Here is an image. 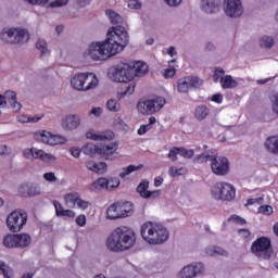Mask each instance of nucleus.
<instances>
[{"mask_svg":"<svg viewBox=\"0 0 278 278\" xmlns=\"http://www.w3.org/2000/svg\"><path fill=\"white\" fill-rule=\"evenodd\" d=\"M129 45V33L125 27H110L103 41L90 42L83 51L84 60L105 62L125 51Z\"/></svg>","mask_w":278,"mask_h":278,"instance_id":"nucleus-1","label":"nucleus"},{"mask_svg":"<svg viewBox=\"0 0 278 278\" xmlns=\"http://www.w3.org/2000/svg\"><path fill=\"white\" fill-rule=\"evenodd\" d=\"M134 244H136V232L126 226L115 228L106 239V249L113 253L127 251Z\"/></svg>","mask_w":278,"mask_h":278,"instance_id":"nucleus-2","label":"nucleus"},{"mask_svg":"<svg viewBox=\"0 0 278 278\" xmlns=\"http://www.w3.org/2000/svg\"><path fill=\"white\" fill-rule=\"evenodd\" d=\"M140 233L148 244H164L169 237L168 229L164 225L153 222L144 223L141 226Z\"/></svg>","mask_w":278,"mask_h":278,"instance_id":"nucleus-3","label":"nucleus"},{"mask_svg":"<svg viewBox=\"0 0 278 278\" xmlns=\"http://www.w3.org/2000/svg\"><path fill=\"white\" fill-rule=\"evenodd\" d=\"M0 38L8 45H25L29 41V33L21 28H3Z\"/></svg>","mask_w":278,"mask_h":278,"instance_id":"nucleus-4","label":"nucleus"},{"mask_svg":"<svg viewBox=\"0 0 278 278\" xmlns=\"http://www.w3.org/2000/svg\"><path fill=\"white\" fill-rule=\"evenodd\" d=\"M251 253L258 260H270L273 257V243L268 237H260L252 242Z\"/></svg>","mask_w":278,"mask_h":278,"instance_id":"nucleus-5","label":"nucleus"},{"mask_svg":"<svg viewBox=\"0 0 278 278\" xmlns=\"http://www.w3.org/2000/svg\"><path fill=\"white\" fill-rule=\"evenodd\" d=\"M2 244L5 249H27L31 244V236L25 232L7 235L3 237Z\"/></svg>","mask_w":278,"mask_h":278,"instance_id":"nucleus-6","label":"nucleus"},{"mask_svg":"<svg viewBox=\"0 0 278 278\" xmlns=\"http://www.w3.org/2000/svg\"><path fill=\"white\" fill-rule=\"evenodd\" d=\"M211 194L216 201H233L236 199V188L228 182H217L212 188Z\"/></svg>","mask_w":278,"mask_h":278,"instance_id":"nucleus-7","label":"nucleus"},{"mask_svg":"<svg viewBox=\"0 0 278 278\" xmlns=\"http://www.w3.org/2000/svg\"><path fill=\"white\" fill-rule=\"evenodd\" d=\"M27 225V213L25 211H13L7 218V226L13 233H18Z\"/></svg>","mask_w":278,"mask_h":278,"instance_id":"nucleus-8","label":"nucleus"},{"mask_svg":"<svg viewBox=\"0 0 278 278\" xmlns=\"http://www.w3.org/2000/svg\"><path fill=\"white\" fill-rule=\"evenodd\" d=\"M165 104L166 100L162 97H157L152 100L139 102L137 109L140 114H155V112H160Z\"/></svg>","mask_w":278,"mask_h":278,"instance_id":"nucleus-9","label":"nucleus"},{"mask_svg":"<svg viewBox=\"0 0 278 278\" xmlns=\"http://www.w3.org/2000/svg\"><path fill=\"white\" fill-rule=\"evenodd\" d=\"M223 10L228 18H240L244 14L242 0H224Z\"/></svg>","mask_w":278,"mask_h":278,"instance_id":"nucleus-10","label":"nucleus"},{"mask_svg":"<svg viewBox=\"0 0 278 278\" xmlns=\"http://www.w3.org/2000/svg\"><path fill=\"white\" fill-rule=\"evenodd\" d=\"M37 142H42L43 144H50V147H55V144H64L66 138L60 135H53L47 130H39L34 135Z\"/></svg>","mask_w":278,"mask_h":278,"instance_id":"nucleus-11","label":"nucleus"},{"mask_svg":"<svg viewBox=\"0 0 278 278\" xmlns=\"http://www.w3.org/2000/svg\"><path fill=\"white\" fill-rule=\"evenodd\" d=\"M203 86V80L197 76H187L184 78H179L177 81V90L178 92H182L186 94L190 92V90L201 88Z\"/></svg>","mask_w":278,"mask_h":278,"instance_id":"nucleus-12","label":"nucleus"},{"mask_svg":"<svg viewBox=\"0 0 278 278\" xmlns=\"http://www.w3.org/2000/svg\"><path fill=\"white\" fill-rule=\"evenodd\" d=\"M64 203L66 207H72L74 210H88V207H92L90 202L81 199L79 192L66 193L64 197Z\"/></svg>","mask_w":278,"mask_h":278,"instance_id":"nucleus-13","label":"nucleus"},{"mask_svg":"<svg viewBox=\"0 0 278 278\" xmlns=\"http://www.w3.org/2000/svg\"><path fill=\"white\" fill-rule=\"evenodd\" d=\"M211 169L217 177L229 175V160L225 156H213L211 161Z\"/></svg>","mask_w":278,"mask_h":278,"instance_id":"nucleus-14","label":"nucleus"},{"mask_svg":"<svg viewBox=\"0 0 278 278\" xmlns=\"http://www.w3.org/2000/svg\"><path fill=\"white\" fill-rule=\"evenodd\" d=\"M113 80L127 84V81H131L134 79V75L131 74V70L129 67V63H121L117 65L112 72Z\"/></svg>","mask_w":278,"mask_h":278,"instance_id":"nucleus-15","label":"nucleus"},{"mask_svg":"<svg viewBox=\"0 0 278 278\" xmlns=\"http://www.w3.org/2000/svg\"><path fill=\"white\" fill-rule=\"evenodd\" d=\"M205 273V266L202 263H197L195 265H188L182 268L178 274V278H194L197 275H203Z\"/></svg>","mask_w":278,"mask_h":278,"instance_id":"nucleus-16","label":"nucleus"},{"mask_svg":"<svg viewBox=\"0 0 278 278\" xmlns=\"http://www.w3.org/2000/svg\"><path fill=\"white\" fill-rule=\"evenodd\" d=\"M17 192L20 197H24L25 199H29L31 197H40V194H42L40 187L34 184L21 185Z\"/></svg>","mask_w":278,"mask_h":278,"instance_id":"nucleus-17","label":"nucleus"},{"mask_svg":"<svg viewBox=\"0 0 278 278\" xmlns=\"http://www.w3.org/2000/svg\"><path fill=\"white\" fill-rule=\"evenodd\" d=\"M222 3V0H201L200 10L204 14H218Z\"/></svg>","mask_w":278,"mask_h":278,"instance_id":"nucleus-18","label":"nucleus"},{"mask_svg":"<svg viewBox=\"0 0 278 278\" xmlns=\"http://www.w3.org/2000/svg\"><path fill=\"white\" fill-rule=\"evenodd\" d=\"M128 66L130 68V75H132V79H136V77H144V75L149 73V65L143 61L128 62Z\"/></svg>","mask_w":278,"mask_h":278,"instance_id":"nucleus-19","label":"nucleus"},{"mask_svg":"<svg viewBox=\"0 0 278 278\" xmlns=\"http://www.w3.org/2000/svg\"><path fill=\"white\" fill-rule=\"evenodd\" d=\"M81 125V116L77 114L67 115L62 118L61 127L65 131H73V129H77Z\"/></svg>","mask_w":278,"mask_h":278,"instance_id":"nucleus-20","label":"nucleus"},{"mask_svg":"<svg viewBox=\"0 0 278 278\" xmlns=\"http://www.w3.org/2000/svg\"><path fill=\"white\" fill-rule=\"evenodd\" d=\"M149 190V180L143 179L137 187V192L142 199H160L161 191H148Z\"/></svg>","mask_w":278,"mask_h":278,"instance_id":"nucleus-21","label":"nucleus"},{"mask_svg":"<svg viewBox=\"0 0 278 278\" xmlns=\"http://www.w3.org/2000/svg\"><path fill=\"white\" fill-rule=\"evenodd\" d=\"M97 88H99V77L94 73L86 72L83 92H90V90H97Z\"/></svg>","mask_w":278,"mask_h":278,"instance_id":"nucleus-22","label":"nucleus"},{"mask_svg":"<svg viewBox=\"0 0 278 278\" xmlns=\"http://www.w3.org/2000/svg\"><path fill=\"white\" fill-rule=\"evenodd\" d=\"M86 138L96 141L112 140V138H114V132L112 130H106L104 132H96L94 130H89L86 134Z\"/></svg>","mask_w":278,"mask_h":278,"instance_id":"nucleus-23","label":"nucleus"},{"mask_svg":"<svg viewBox=\"0 0 278 278\" xmlns=\"http://www.w3.org/2000/svg\"><path fill=\"white\" fill-rule=\"evenodd\" d=\"M244 207H254L255 210H273V206L264 204V198H250L244 203Z\"/></svg>","mask_w":278,"mask_h":278,"instance_id":"nucleus-24","label":"nucleus"},{"mask_svg":"<svg viewBox=\"0 0 278 278\" xmlns=\"http://www.w3.org/2000/svg\"><path fill=\"white\" fill-rule=\"evenodd\" d=\"M34 160H41V162H45L46 164H53L55 162V156L51 153L45 152V150H40L38 148H34Z\"/></svg>","mask_w":278,"mask_h":278,"instance_id":"nucleus-25","label":"nucleus"},{"mask_svg":"<svg viewBox=\"0 0 278 278\" xmlns=\"http://www.w3.org/2000/svg\"><path fill=\"white\" fill-rule=\"evenodd\" d=\"M105 15L112 25H117L113 27H125L123 26L125 24V17L121 16L116 11L109 9L105 11Z\"/></svg>","mask_w":278,"mask_h":278,"instance_id":"nucleus-26","label":"nucleus"},{"mask_svg":"<svg viewBox=\"0 0 278 278\" xmlns=\"http://www.w3.org/2000/svg\"><path fill=\"white\" fill-rule=\"evenodd\" d=\"M86 80V72L85 73H77L71 79V86L77 92H83L84 84Z\"/></svg>","mask_w":278,"mask_h":278,"instance_id":"nucleus-27","label":"nucleus"},{"mask_svg":"<svg viewBox=\"0 0 278 278\" xmlns=\"http://www.w3.org/2000/svg\"><path fill=\"white\" fill-rule=\"evenodd\" d=\"M7 101L10 108L13 110V112L18 113L21 112V110H23V104L18 102L15 91H7Z\"/></svg>","mask_w":278,"mask_h":278,"instance_id":"nucleus-28","label":"nucleus"},{"mask_svg":"<svg viewBox=\"0 0 278 278\" xmlns=\"http://www.w3.org/2000/svg\"><path fill=\"white\" fill-rule=\"evenodd\" d=\"M132 213L134 211L131 210H106V218H109V220H116L117 218H127V216H131Z\"/></svg>","mask_w":278,"mask_h":278,"instance_id":"nucleus-29","label":"nucleus"},{"mask_svg":"<svg viewBox=\"0 0 278 278\" xmlns=\"http://www.w3.org/2000/svg\"><path fill=\"white\" fill-rule=\"evenodd\" d=\"M117 150H118V144L110 143L106 146H101L98 151H99V155H101L102 157H108V155H112L116 153Z\"/></svg>","mask_w":278,"mask_h":278,"instance_id":"nucleus-30","label":"nucleus"},{"mask_svg":"<svg viewBox=\"0 0 278 278\" xmlns=\"http://www.w3.org/2000/svg\"><path fill=\"white\" fill-rule=\"evenodd\" d=\"M210 116V108H207L206 105H199L195 108L194 110V118L197 121H205V117Z\"/></svg>","mask_w":278,"mask_h":278,"instance_id":"nucleus-31","label":"nucleus"},{"mask_svg":"<svg viewBox=\"0 0 278 278\" xmlns=\"http://www.w3.org/2000/svg\"><path fill=\"white\" fill-rule=\"evenodd\" d=\"M265 147L269 153H274V155H278V137H269L265 141Z\"/></svg>","mask_w":278,"mask_h":278,"instance_id":"nucleus-32","label":"nucleus"},{"mask_svg":"<svg viewBox=\"0 0 278 278\" xmlns=\"http://www.w3.org/2000/svg\"><path fill=\"white\" fill-rule=\"evenodd\" d=\"M70 1L71 0H45V5L52 10H59L60 8H66Z\"/></svg>","mask_w":278,"mask_h":278,"instance_id":"nucleus-33","label":"nucleus"},{"mask_svg":"<svg viewBox=\"0 0 278 278\" xmlns=\"http://www.w3.org/2000/svg\"><path fill=\"white\" fill-rule=\"evenodd\" d=\"M261 49H273L275 47V38L270 36H263L258 40Z\"/></svg>","mask_w":278,"mask_h":278,"instance_id":"nucleus-34","label":"nucleus"},{"mask_svg":"<svg viewBox=\"0 0 278 278\" xmlns=\"http://www.w3.org/2000/svg\"><path fill=\"white\" fill-rule=\"evenodd\" d=\"M141 168H144V165H129L128 167H124L122 172L119 173V177L122 179H125L128 175H131V173H136V170H141Z\"/></svg>","mask_w":278,"mask_h":278,"instance_id":"nucleus-35","label":"nucleus"},{"mask_svg":"<svg viewBox=\"0 0 278 278\" xmlns=\"http://www.w3.org/2000/svg\"><path fill=\"white\" fill-rule=\"evenodd\" d=\"M220 85L222 88L227 90L229 88H236V86H238V81L233 80V77H231V75H227L220 79Z\"/></svg>","mask_w":278,"mask_h":278,"instance_id":"nucleus-36","label":"nucleus"},{"mask_svg":"<svg viewBox=\"0 0 278 278\" xmlns=\"http://www.w3.org/2000/svg\"><path fill=\"white\" fill-rule=\"evenodd\" d=\"M101 188H105L106 190H110L108 185V178H99L97 181H94L90 186L91 192H97V190H101Z\"/></svg>","mask_w":278,"mask_h":278,"instance_id":"nucleus-37","label":"nucleus"},{"mask_svg":"<svg viewBox=\"0 0 278 278\" xmlns=\"http://www.w3.org/2000/svg\"><path fill=\"white\" fill-rule=\"evenodd\" d=\"M213 159L214 154H210V152H203L201 154H197L193 161L195 164H205V162H212Z\"/></svg>","mask_w":278,"mask_h":278,"instance_id":"nucleus-38","label":"nucleus"},{"mask_svg":"<svg viewBox=\"0 0 278 278\" xmlns=\"http://www.w3.org/2000/svg\"><path fill=\"white\" fill-rule=\"evenodd\" d=\"M99 149L100 147L94 146V143H87L83 148V153H85V155H90L91 157H94V155H99Z\"/></svg>","mask_w":278,"mask_h":278,"instance_id":"nucleus-39","label":"nucleus"},{"mask_svg":"<svg viewBox=\"0 0 278 278\" xmlns=\"http://www.w3.org/2000/svg\"><path fill=\"white\" fill-rule=\"evenodd\" d=\"M134 208V203L127 201L115 202L110 205L109 210H131Z\"/></svg>","mask_w":278,"mask_h":278,"instance_id":"nucleus-40","label":"nucleus"},{"mask_svg":"<svg viewBox=\"0 0 278 278\" xmlns=\"http://www.w3.org/2000/svg\"><path fill=\"white\" fill-rule=\"evenodd\" d=\"M36 47L38 51H40V58L49 55V48L47 47V41L45 39H39Z\"/></svg>","mask_w":278,"mask_h":278,"instance_id":"nucleus-41","label":"nucleus"},{"mask_svg":"<svg viewBox=\"0 0 278 278\" xmlns=\"http://www.w3.org/2000/svg\"><path fill=\"white\" fill-rule=\"evenodd\" d=\"M106 109L109 112H121V103L116 99H110L106 102Z\"/></svg>","mask_w":278,"mask_h":278,"instance_id":"nucleus-42","label":"nucleus"},{"mask_svg":"<svg viewBox=\"0 0 278 278\" xmlns=\"http://www.w3.org/2000/svg\"><path fill=\"white\" fill-rule=\"evenodd\" d=\"M92 173H97L98 175L108 173V164L105 162L96 163V165H93Z\"/></svg>","mask_w":278,"mask_h":278,"instance_id":"nucleus-43","label":"nucleus"},{"mask_svg":"<svg viewBox=\"0 0 278 278\" xmlns=\"http://www.w3.org/2000/svg\"><path fill=\"white\" fill-rule=\"evenodd\" d=\"M0 270L4 278H12V276L14 275V271L12 270V268L8 267L5 265V262L3 261H0Z\"/></svg>","mask_w":278,"mask_h":278,"instance_id":"nucleus-44","label":"nucleus"},{"mask_svg":"<svg viewBox=\"0 0 278 278\" xmlns=\"http://www.w3.org/2000/svg\"><path fill=\"white\" fill-rule=\"evenodd\" d=\"M161 74L165 79H173V77L177 75V70H175V67H167L163 70Z\"/></svg>","mask_w":278,"mask_h":278,"instance_id":"nucleus-45","label":"nucleus"},{"mask_svg":"<svg viewBox=\"0 0 278 278\" xmlns=\"http://www.w3.org/2000/svg\"><path fill=\"white\" fill-rule=\"evenodd\" d=\"M168 173L172 177H179L181 175H186L187 170L184 167L177 168L175 166H172Z\"/></svg>","mask_w":278,"mask_h":278,"instance_id":"nucleus-46","label":"nucleus"},{"mask_svg":"<svg viewBox=\"0 0 278 278\" xmlns=\"http://www.w3.org/2000/svg\"><path fill=\"white\" fill-rule=\"evenodd\" d=\"M271 102V110L275 114H278V92H274L269 96Z\"/></svg>","mask_w":278,"mask_h":278,"instance_id":"nucleus-47","label":"nucleus"},{"mask_svg":"<svg viewBox=\"0 0 278 278\" xmlns=\"http://www.w3.org/2000/svg\"><path fill=\"white\" fill-rule=\"evenodd\" d=\"M134 90H136V84L132 83L126 87L125 91L117 92V99H123L126 94H134Z\"/></svg>","mask_w":278,"mask_h":278,"instance_id":"nucleus-48","label":"nucleus"},{"mask_svg":"<svg viewBox=\"0 0 278 278\" xmlns=\"http://www.w3.org/2000/svg\"><path fill=\"white\" fill-rule=\"evenodd\" d=\"M179 155H181L182 157H194V150H188L186 148H179Z\"/></svg>","mask_w":278,"mask_h":278,"instance_id":"nucleus-49","label":"nucleus"},{"mask_svg":"<svg viewBox=\"0 0 278 278\" xmlns=\"http://www.w3.org/2000/svg\"><path fill=\"white\" fill-rule=\"evenodd\" d=\"M0 155L5 157L12 155V148L7 144H0Z\"/></svg>","mask_w":278,"mask_h":278,"instance_id":"nucleus-50","label":"nucleus"},{"mask_svg":"<svg viewBox=\"0 0 278 278\" xmlns=\"http://www.w3.org/2000/svg\"><path fill=\"white\" fill-rule=\"evenodd\" d=\"M56 216H68L73 218L75 216V212L73 210H56Z\"/></svg>","mask_w":278,"mask_h":278,"instance_id":"nucleus-51","label":"nucleus"},{"mask_svg":"<svg viewBox=\"0 0 278 278\" xmlns=\"http://www.w3.org/2000/svg\"><path fill=\"white\" fill-rule=\"evenodd\" d=\"M43 179H46V181H49V184H55V181H58V177L53 172L43 174Z\"/></svg>","mask_w":278,"mask_h":278,"instance_id":"nucleus-52","label":"nucleus"},{"mask_svg":"<svg viewBox=\"0 0 278 278\" xmlns=\"http://www.w3.org/2000/svg\"><path fill=\"white\" fill-rule=\"evenodd\" d=\"M229 223H237L238 225H247V220L238 215H232L228 218Z\"/></svg>","mask_w":278,"mask_h":278,"instance_id":"nucleus-53","label":"nucleus"},{"mask_svg":"<svg viewBox=\"0 0 278 278\" xmlns=\"http://www.w3.org/2000/svg\"><path fill=\"white\" fill-rule=\"evenodd\" d=\"M128 8L130 10H140L142 2H140V0H128Z\"/></svg>","mask_w":278,"mask_h":278,"instance_id":"nucleus-54","label":"nucleus"},{"mask_svg":"<svg viewBox=\"0 0 278 278\" xmlns=\"http://www.w3.org/2000/svg\"><path fill=\"white\" fill-rule=\"evenodd\" d=\"M177 155H179V148H172L168 153V159L172 160V162H176Z\"/></svg>","mask_w":278,"mask_h":278,"instance_id":"nucleus-55","label":"nucleus"},{"mask_svg":"<svg viewBox=\"0 0 278 278\" xmlns=\"http://www.w3.org/2000/svg\"><path fill=\"white\" fill-rule=\"evenodd\" d=\"M109 190H112L113 188H118L121 186V179L118 178H111L108 180Z\"/></svg>","mask_w":278,"mask_h":278,"instance_id":"nucleus-56","label":"nucleus"},{"mask_svg":"<svg viewBox=\"0 0 278 278\" xmlns=\"http://www.w3.org/2000/svg\"><path fill=\"white\" fill-rule=\"evenodd\" d=\"M169 8H179L184 0H163Z\"/></svg>","mask_w":278,"mask_h":278,"instance_id":"nucleus-57","label":"nucleus"},{"mask_svg":"<svg viewBox=\"0 0 278 278\" xmlns=\"http://www.w3.org/2000/svg\"><path fill=\"white\" fill-rule=\"evenodd\" d=\"M147 131H151V124L140 126V128L138 129L137 132L139 134V136H144V134H147Z\"/></svg>","mask_w":278,"mask_h":278,"instance_id":"nucleus-58","label":"nucleus"},{"mask_svg":"<svg viewBox=\"0 0 278 278\" xmlns=\"http://www.w3.org/2000/svg\"><path fill=\"white\" fill-rule=\"evenodd\" d=\"M23 155H24L25 160H31L34 157V148L25 149L23 151Z\"/></svg>","mask_w":278,"mask_h":278,"instance_id":"nucleus-59","label":"nucleus"},{"mask_svg":"<svg viewBox=\"0 0 278 278\" xmlns=\"http://www.w3.org/2000/svg\"><path fill=\"white\" fill-rule=\"evenodd\" d=\"M224 75H225V71L224 70H216L214 75H213L214 81H218V79L224 78L223 77Z\"/></svg>","mask_w":278,"mask_h":278,"instance_id":"nucleus-60","label":"nucleus"},{"mask_svg":"<svg viewBox=\"0 0 278 278\" xmlns=\"http://www.w3.org/2000/svg\"><path fill=\"white\" fill-rule=\"evenodd\" d=\"M210 255H227V252L218 247L214 248Z\"/></svg>","mask_w":278,"mask_h":278,"instance_id":"nucleus-61","label":"nucleus"},{"mask_svg":"<svg viewBox=\"0 0 278 278\" xmlns=\"http://www.w3.org/2000/svg\"><path fill=\"white\" fill-rule=\"evenodd\" d=\"M76 223L79 227H85L86 226V215H79L76 218Z\"/></svg>","mask_w":278,"mask_h":278,"instance_id":"nucleus-62","label":"nucleus"},{"mask_svg":"<svg viewBox=\"0 0 278 278\" xmlns=\"http://www.w3.org/2000/svg\"><path fill=\"white\" fill-rule=\"evenodd\" d=\"M92 0H75L76 5L78 8H87V5L91 2Z\"/></svg>","mask_w":278,"mask_h":278,"instance_id":"nucleus-63","label":"nucleus"},{"mask_svg":"<svg viewBox=\"0 0 278 278\" xmlns=\"http://www.w3.org/2000/svg\"><path fill=\"white\" fill-rule=\"evenodd\" d=\"M238 233L241 235V238H249V236H251V231L249 229H239Z\"/></svg>","mask_w":278,"mask_h":278,"instance_id":"nucleus-64","label":"nucleus"}]
</instances>
